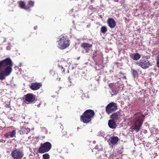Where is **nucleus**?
Instances as JSON below:
<instances>
[{"label":"nucleus","instance_id":"obj_1","mask_svg":"<svg viewBox=\"0 0 159 159\" xmlns=\"http://www.w3.org/2000/svg\"><path fill=\"white\" fill-rule=\"evenodd\" d=\"M12 62L9 58L0 61V80H3L12 71Z\"/></svg>","mask_w":159,"mask_h":159},{"label":"nucleus","instance_id":"obj_2","mask_svg":"<svg viewBox=\"0 0 159 159\" xmlns=\"http://www.w3.org/2000/svg\"><path fill=\"white\" fill-rule=\"evenodd\" d=\"M57 43L58 47L61 49H64L68 47L70 45V40L67 36L63 35L59 36Z\"/></svg>","mask_w":159,"mask_h":159},{"label":"nucleus","instance_id":"obj_3","mask_svg":"<svg viewBox=\"0 0 159 159\" xmlns=\"http://www.w3.org/2000/svg\"><path fill=\"white\" fill-rule=\"evenodd\" d=\"M94 113L91 110H86L81 116L80 119L84 123H88L91 120V118L94 116Z\"/></svg>","mask_w":159,"mask_h":159},{"label":"nucleus","instance_id":"obj_4","mask_svg":"<svg viewBox=\"0 0 159 159\" xmlns=\"http://www.w3.org/2000/svg\"><path fill=\"white\" fill-rule=\"evenodd\" d=\"M52 147L51 144L48 142H46L41 144L38 150V152L43 153L47 152L51 149Z\"/></svg>","mask_w":159,"mask_h":159},{"label":"nucleus","instance_id":"obj_5","mask_svg":"<svg viewBox=\"0 0 159 159\" xmlns=\"http://www.w3.org/2000/svg\"><path fill=\"white\" fill-rule=\"evenodd\" d=\"M11 155L14 159H21L24 154L22 151L16 148L12 151Z\"/></svg>","mask_w":159,"mask_h":159},{"label":"nucleus","instance_id":"obj_6","mask_svg":"<svg viewBox=\"0 0 159 159\" xmlns=\"http://www.w3.org/2000/svg\"><path fill=\"white\" fill-rule=\"evenodd\" d=\"M117 104L114 102L109 103L106 107V111L108 114H109L113 111H115L117 109Z\"/></svg>","mask_w":159,"mask_h":159},{"label":"nucleus","instance_id":"obj_7","mask_svg":"<svg viewBox=\"0 0 159 159\" xmlns=\"http://www.w3.org/2000/svg\"><path fill=\"white\" fill-rule=\"evenodd\" d=\"M137 64L144 69L148 68L150 65L149 61L147 59H141Z\"/></svg>","mask_w":159,"mask_h":159},{"label":"nucleus","instance_id":"obj_8","mask_svg":"<svg viewBox=\"0 0 159 159\" xmlns=\"http://www.w3.org/2000/svg\"><path fill=\"white\" fill-rule=\"evenodd\" d=\"M33 94L31 93L27 94L25 95L24 98L25 99V103L29 104L34 102L35 100V98L33 97Z\"/></svg>","mask_w":159,"mask_h":159},{"label":"nucleus","instance_id":"obj_9","mask_svg":"<svg viewBox=\"0 0 159 159\" xmlns=\"http://www.w3.org/2000/svg\"><path fill=\"white\" fill-rule=\"evenodd\" d=\"M143 116H141L137 119L134 123V127L133 129H139L143 122Z\"/></svg>","mask_w":159,"mask_h":159},{"label":"nucleus","instance_id":"obj_10","mask_svg":"<svg viewBox=\"0 0 159 159\" xmlns=\"http://www.w3.org/2000/svg\"><path fill=\"white\" fill-rule=\"evenodd\" d=\"M119 140V138L117 137L112 136L108 140L107 142L110 146L114 145L117 143Z\"/></svg>","mask_w":159,"mask_h":159},{"label":"nucleus","instance_id":"obj_11","mask_svg":"<svg viewBox=\"0 0 159 159\" xmlns=\"http://www.w3.org/2000/svg\"><path fill=\"white\" fill-rule=\"evenodd\" d=\"M92 46V44L84 43H82L81 45V47L83 48L85 50L86 53L88 52Z\"/></svg>","mask_w":159,"mask_h":159},{"label":"nucleus","instance_id":"obj_12","mask_svg":"<svg viewBox=\"0 0 159 159\" xmlns=\"http://www.w3.org/2000/svg\"><path fill=\"white\" fill-rule=\"evenodd\" d=\"M41 86V85L40 83H32L31 84L30 88L32 90H35L39 89Z\"/></svg>","mask_w":159,"mask_h":159},{"label":"nucleus","instance_id":"obj_13","mask_svg":"<svg viewBox=\"0 0 159 159\" xmlns=\"http://www.w3.org/2000/svg\"><path fill=\"white\" fill-rule=\"evenodd\" d=\"M107 23L109 26L111 28H114L116 25L114 20L112 18H110L107 20Z\"/></svg>","mask_w":159,"mask_h":159},{"label":"nucleus","instance_id":"obj_14","mask_svg":"<svg viewBox=\"0 0 159 159\" xmlns=\"http://www.w3.org/2000/svg\"><path fill=\"white\" fill-rule=\"evenodd\" d=\"M108 124L109 127L111 128L114 129L116 127L115 120L113 119L109 120Z\"/></svg>","mask_w":159,"mask_h":159},{"label":"nucleus","instance_id":"obj_15","mask_svg":"<svg viewBox=\"0 0 159 159\" xmlns=\"http://www.w3.org/2000/svg\"><path fill=\"white\" fill-rule=\"evenodd\" d=\"M120 116V113L119 112H117L113 113L111 116V118L113 120H117Z\"/></svg>","mask_w":159,"mask_h":159},{"label":"nucleus","instance_id":"obj_16","mask_svg":"<svg viewBox=\"0 0 159 159\" xmlns=\"http://www.w3.org/2000/svg\"><path fill=\"white\" fill-rule=\"evenodd\" d=\"M16 133L15 130H13L11 132H8L4 135V136L8 138L9 136L11 138L13 137L15 135Z\"/></svg>","mask_w":159,"mask_h":159},{"label":"nucleus","instance_id":"obj_17","mask_svg":"<svg viewBox=\"0 0 159 159\" xmlns=\"http://www.w3.org/2000/svg\"><path fill=\"white\" fill-rule=\"evenodd\" d=\"M19 4L20 7L22 9H27L28 8H27V6H25V3L22 1H20L19 2Z\"/></svg>","mask_w":159,"mask_h":159},{"label":"nucleus","instance_id":"obj_18","mask_svg":"<svg viewBox=\"0 0 159 159\" xmlns=\"http://www.w3.org/2000/svg\"><path fill=\"white\" fill-rule=\"evenodd\" d=\"M131 72L134 77V78H137L138 77V74L137 71L134 69H131Z\"/></svg>","mask_w":159,"mask_h":159},{"label":"nucleus","instance_id":"obj_19","mask_svg":"<svg viewBox=\"0 0 159 159\" xmlns=\"http://www.w3.org/2000/svg\"><path fill=\"white\" fill-rule=\"evenodd\" d=\"M140 57V56L138 53H136L134 54V57H133V59L134 60H139Z\"/></svg>","mask_w":159,"mask_h":159},{"label":"nucleus","instance_id":"obj_20","mask_svg":"<svg viewBox=\"0 0 159 159\" xmlns=\"http://www.w3.org/2000/svg\"><path fill=\"white\" fill-rule=\"evenodd\" d=\"M107 31V29L105 26H103L101 29V31L102 33L104 34Z\"/></svg>","mask_w":159,"mask_h":159},{"label":"nucleus","instance_id":"obj_21","mask_svg":"<svg viewBox=\"0 0 159 159\" xmlns=\"http://www.w3.org/2000/svg\"><path fill=\"white\" fill-rule=\"evenodd\" d=\"M34 4V2L32 1H29L28 2V6H27L28 9L31 7H33Z\"/></svg>","mask_w":159,"mask_h":159},{"label":"nucleus","instance_id":"obj_22","mask_svg":"<svg viewBox=\"0 0 159 159\" xmlns=\"http://www.w3.org/2000/svg\"><path fill=\"white\" fill-rule=\"evenodd\" d=\"M43 159H49L50 156L48 154L46 153L43 155Z\"/></svg>","mask_w":159,"mask_h":159},{"label":"nucleus","instance_id":"obj_23","mask_svg":"<svg viewBox=\"0 0 159 159\" xmlns=\"http://www.w3.org/2000/svg\"><path fill=\"white\" fill-rule=\"evenodd\" d=\"M62 133L63 134L62 136H64L66 137H68L69 136V134H67V132L65 130H64L62 131Z\"/></svg>","mask_w":159,"mask_h":159},{"label":"nucleus","instance_id":"obj_24","mask_svg":"<svg viewBox=\"0 0 159 159\" xmlns=\"http://www.w3.org/2000/svg\"><path fill=\"white\" fill-rule=\"evenodd\" d=\"M20 130V134H24V133H23V132L22 131H21V130Z\"/></svg>","mask_w":159,"mask_h":159},{"label":"nucleus","instance_id":"obj_25","mask_svg":"<svg viewBox=\"0 0 159 159\" xmlns=\"http://www.w3.org/2000/svg\"><path fill=\"white\" fill-rule=\"evenodd\" d=\"M37 28V26H35L34 27V30H36Z\"/></svg>","mask_w":159,"mask_h":159},{"label":"nucleus","instance_id":"obj_26","mask_svg":"<svg viewBox=\"0 0 159 159\" xmlns=\"http://www.w3.org/2000/svg\"><path fill=\"white\" fill-rule=\"evenodd\" d=\"M157 60H159V55H158L157 57Z\"/></svg>","mask_w":159,"mask_h":159},{"label":"nucleus","instance_id":"obj_27","mask_svg":"<svg viewBox=\"0 0 159 159\" xmlns=\"http://www.w3.org/2000/svg\"><path fill=\"white\" fill-rule=\"evenodd\" d=\"M10 107V106L9 105H7V107Z\"/></svg>","mask_w":159,"mask_h":159},{"label":"nucleus","instance_id":"obj_28","mask_svg":"<svg viewBox=\"0 0 159 159\" xmlns=\"http://www.w3.org/2000/svg\"><path fill=\"white\" fill-rule=\"evenodd\" d=\"M93 57H96V55L95 54H94L93 55Z\"/></svg>","mask_w":159,"mask_h":159},{"label":"nucleus","instance_id":"obj_29","mask_svg":"<svg viewBox=\"0 0 159 159\" xmlns=\"http://www.w3.org/2000/svg\"><path fill=\"white\" fill-rule=\"evenodd\" d=\"M63 64L62 65H61V66L62 67V68H63Z\"/></svg>","mask_w":159,"mask_h":159},{"label":"nucleus","instance_id":"obj_30","mask_svg":"<svg viewBox=\"0 0 159 159\" xmlns=\"http://www.w3.org/2000/svg\"><path fill=\"white\" fill-rule=\"evenodd\" d=\"M139 130V129H138V130H136V132H138Z\"/></svg>","mask_w":159,"mask_h":159},{"label":"nucleus","instance_id":"obj_31","mask_svg":"<svg viewBox=\"0 0 159 159\" xmlns=\"http://www.w3.org/2000/svg\"><path fill=\"white\" fill-rule=\"evenodd\" d=\"M63 63H64L66 64V61L64 62Z\"/></svg>","mask_w":159,"mask_h":159}]
</instances>
